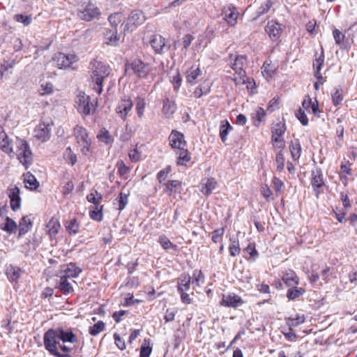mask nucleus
Returning a JSON list of instances; mask_svg holds the SVG:
<instances>
[{
    "label": "nucleus",
    "mask_w": 357,
    "mask_h": 357,
    "mask_svg": "<svg viewBox=\"0 0 357 357\" xmlns=\"http://www.w3.org/2000/svg\"><path fill=\"white\" fill-rule=\"evenodd\" d=\"M169 144L174 149L185 147L186 142L184 140V135L176 130H173L169 137Z\"/></svg>",
    "instance_id": "18"
},
{
    "label": "nucleus",
    "mask_w": 357,
    "mask_h": 357,
    "mask_svg": "<svg viewBox=\"0 0 357 357\" xmlns=\"http://www.w3.org/2000/svg\"><path fill=\"white\" fill-rule=\"evenodd\" d=\"M98 138L100 141L104 142L106 144H109L113 141L109 131L105 129H103L100 131V134L98 135Z\"/></svg>",
    "instance_id": "52"
},
{
    "label": "nucleus",
    "mask_w": 357,
    "mask_h": 357,
    "mask_svg": "<svg viewBox=\"0 0 357 357\" xmlns=\"http://www.w3.org/2000/svg\"><path fill=\"white\" fill-rule=\"evenodd\" d=\"M21 275V270L17 266L10 265L6 268V275L8 278L11 281L17 280Z\"/></svg>",
    "instance_id": "33"
},
{
    "label": "nucleus",
    "mask_w": 357,
    "mask_h": 357,
    "mask_svg": "<svg viewBox=\"0 0 357 357\" xmlns=\"http://www.w3.org/2000/svg\"><path fill=\"white\" fill-rule=\"evenodd\" d=\"M333 37L336 44L342 45L345 38V36L338 29H335L333 31Z\"/></svg>",
    "instance_id": "61"
},
{
    "label": "nucleus",
    "mask_w": 357,
    "mask_h": 357,
    "mask_svg": "<svg viewBox=\"0 0 357 357\" xmlns=\"http://www.w3.org/2000/svg\"><path fill=\"white\" fill-rule=\"evenodd\" d=\"M181 190V182L176 181V180H172L168 181L165 184V192L169 195H172L175 193H178Z\"/></svg>",
    "instance_id": "28"
},
{
    "label": "nucleus",
    "mask_w": 357,
    "mask_h": 357,
    "mask_svg": "<svg viewBox=\"0 0 357 357\" xmlns=\"http://www.w3.org/2000/svg\"><path fill=\"white\" fill-rule=\"evenodd\" d=\"M61 227L59 220L56 218H52L47 225L48 233L50 236H56Z\"/></svg>",
    "instance_id": "34"
},
{
    "label": "nucleus",
    "mask_w": 357,
    "mask_h": 357,
    "mask_svg": "<svg viewBox=\"0 0 357 357\" xmlns=\"http://www.w3.org/2000/svg\"><path fill=\"white\" fill-rule=\"evenodd\" d=\"M296 115L302 125L307 126L308 124V119L305 114V112L302 110V109L300 108L296 112Z\"/></svg>",
    "instance_id": "60"
},
{
    "label": "nucleus",
    "mask_w": 357,
    "mask_h": 357,
    "mask_svg": "<svg viewBox=\"0 0 357 357\" xmlns=\"http://www.w3.org/2000/svg\"><path fill=\"white\" fill-rule=\"evenodd\" d=\"M217 181L213 178H208L202 180L201 192L206 197L209 196L216 188Z\"/></svg>",
    "instance_id": "20"
},
{
    "label": "nucleus",
    "mask_w": 357,
    "mask_h": 357,
    "mask_svg": "<svg viewBox=\"0 0 357 357\" xmlns=\"http://www.w3.org/2000/svg\"><path fill=\"white\" fill-rule=\"evenodd\" d=\"M305 292L303 288H291L287 291V297L289 300H294L299 298Z\"/></svg>",
    "instance_id": "44"
},
{
    "label": "nucleus",
    "mask_w": 357,
    "mask_h": 357,
    "mask_svg": "<svg viewBox=\"0 0 357 357\" xmlns=\"http://www.w3.org/2000/svg\"><path fill=\"white\" fill-rule=\"evenodd\" d=\"M222 15H224V20L228 24L231 26L236 25L238 17V13L234 6L229 5L227 7H225L222 10Z\"/></svg>",
    "instance_id": "15"
},
{
    "label": "nucleus",
    "mask_w": 357,
    "mask_h": 357,
    "mask_svg": "<svg viewBox=\"0 0 357 357\" xmlns=\"http://www.w3.org/2000/svg\"><path fill=\"white\" fill-rule=\"evenodd\" d=\"M128 156L132 162H137L141 158V153L137 149H134L129 152Z\"/></svg>",
    "instance_id": "62"
},
{
    "label": "nucleus",
    "mask_w": 357,
    "mask_h": 357,
    "mask_svg": "<svg viewBox=\"0 0 357 357\" xmlns=\"http://www.w3.org/2000/svg\"><path fill=\"white\" fill-rule=\"evenodd\" d=\"M74 343L77 341L75 335L71 330L63 328L50 329L44 335V345L47 351H55V345L59 342Z\"/></svg>",
    "instance_id": "2"
},
{
    "label": "nucleus",
    "mask_w": 357,
    "mask_h": 357,
    "mask_svg": "<svg viewBox=\"0 0 357 357\" xmlns=\"http://www.w3.org/2000/svg\"><path fill=\"white\" fill-rule=\"evenodd\" d=\"M75 105L78 112L84 115H89L96 109V105L91 102L90 96L79 91L75 98Z\"/></svg>",
    "instance_id": "4"
},
{
    "label": "nucleus",
    "mask_w": 357,
    "mask_h": 357,
    "mask_svg": "<svg viewBox=\"0 0 357 357\" xmlns=\"http://www.w3.org/2000/svg\"><path fill=\"white\" fill-rule=\"evenodd\" d=\"M273 4V3L271 0H266L258 8L256 11V16L253 17L252 20H257V19L261 15L268 13L270 8L272 7Z\"/></svg>",
    "instance_id": "37"
},
{
    "label": "nucleus",
    "mask_w": 357,
    "mask_h": 357,
    "mask_svg": "<svg viewBox=\"0 0 357 357\" xmlns=\"http://www.w3.org/2000/svg\"><path fill=\"white\" fill-rule=\"evenodd\" d=\"M105 328V324L103 321H99L96 324H95L93 326H91L89 328V333L91 335H97L100 332H102Z\"/></svg>",
    "instance_id": "48"
},
{
    "label": "nucleus",
    "mask_w": 357,
    "mask_h": 357,
    "mask_svg": "<svg viewBox=\"0 0 357 357\" xmlns=\"http://www.w3.org/2000/svg\"><path fill=\"white\" fill-rule=\"evenodd\" d=\"M150 45L158 54H163L170 47V45L167 44L165 38L160 35L152 36L150 40Z\"/></svg>",
    "instance_id": "10"
},
{
    "label": "nucleus",
    "mask_w": 357,
    "mask_h": 357,
    "mask_svg": "<svg viewBox=\"0 0 357 357\" xmlns=\"http://www.w3.org/2000/svg\"><path fill=\"white\" fill-rule=\"evenodd\" d=\"M90 77L93 82V89L99 94L102 91V82L111 73L109 66L101 61L93 60L89 63Z\"/></svg>",
    "instance_id": "3"
},
{
    "label": "nucleus",
    "mask_w": 357,
    "mask_h": 357,
    "mask_svg": "<svg viewBox=\"0 0 357 357\" xmlns=\"http://www.w3.org/2000/svg\"><path fill=\"white\" fill-rule=\"evenodd\" d=\"M312 185L314 188V190L317 192L318 195L319 191L318 189L321 188L324 185L323 175L321 170L320 169H316L315 170L312 172Z\"/></svg>",
    "instance_id": "21"
},
{
    "label": "nucleus",
    "mask_w": 357,
    "mask_h": 357,
    "mask_svg": "<svg viewBox=\"0 0 357 357\" xmlns=\"http://www.w3.org/2000/svg\"><path fill=\"white\" fill-rule=\"evenodd\" d=\"M241 298L237 295L223 296L222 304L227 307H236L243 303Z\"/></svg>",
    "instance_id": "22"
},
{
    "label": "nucleus",
    "mask_w": 357,
    "mask_h": 357,
    "mask_svg": "<svg viewBox=\"0 0 357 357\" xmlns=\"http://www.w3.org/2000/svg\"><path fill=\"white\" fill-rule=\"evenodd\" d=\"M231 244L229 247V250L230 255L232 257H236L241 252V248L239 246V243L238 240H232L230 238Z\"/></svg>",
    "instance_id": "47"
},
{
    "label": "nucleus",
    "mask_w": 357,
    "mask_h": 357,
    "mask_svg": "<svg viewBox=\"0 0 357 357\" xmlns=\"http://www.w3.org/2000/svg\"><path fill=\"white\" fill-rule=\"evenodd\" d=\"M289 149L293 159L298 160L301 154V146L298 139L291 142Z\"/></svg>",
    "instance_id": "36"
},
{
    "label": "nucleus",
    "mask_w": 357,
    "mask_h": 357,
    "mask_svg": "<svg viewBox=\"0 0 357 357\" xmlns=\"http://www.w3.org/2000/svg\"><path fill=\"white\" fill-rule=\"evenodd\" d=\"M132 137V129L130 126H126L122 130L121 134L119 136V139L123 142H128Z\"/></svg>",
    "instance_id": "51"
},
{
    "label": "nucleus",
    "mask_w": 357,
    "mask_h": 357,
    "mask_svg": "<svg viewBox=\"0 0 357 357\" xmlns=\"http://www.w3.org/2000/svg\"><path fill=\"white\" fill-rule=\"evenodd\" d=\"M16 150L14 151L11 139L3 130L0 131V149L4 153L13 157L15 155L26 168L32 160V153L26 141L22 139H16Z\"/></svg>",
    "instance_id": "1"
},
{
    "label": "nucleus",
    "mask_w": 357,
    "mask_h": 357,
    "mask_svg": "<svg viewBox=\"0 0 357 357\" xmlns=\"http://www.w3.org/2000/svg\"><path fill=\"white\" fill-rule=\"evenodd\" d=\"M103 206H100L98 209H94L91 211H90V217L91 219L94 220H97L98 222H100L102 220V210Z\"/></svg>",
    "instance_id": "54"
},
{
    "label": "nucleus",
    "mask_w": 357,
    "mask_h": 357,
    "mask_svg": "<svg viewBox=\"0 0 357 357\" xmlns=\"http://www.w3.org/2000/svg\"><path fill=\"white\" fill-rule=\"evenodd\" d=\"M100 15L98 8L93 3L87 4L82 10L77 13L78 17L85 21H91Z\"/></svg>",
    "instance_id": "11"
},
{
    "label": "nucleus",
    "mask_w": 357,
    "mask_h": 357,
    "mask_svg": "<svg viewBox=\"0 0 357 357\" xmlns=\"http://www.w3.org/2000/svg\"><path fill=\"white\" fill-rule=\"evenodd\" d=\"M282 281L289 287H294L298 285L299 282L298 276L292 270H288L286 271L282 276Z\"/></svg>",
    "instance_id": "24"
},
{
    "label": "nucleus",
    "mask_w": 357,
    "mask_h": 357,
    "mask_svg": "<svg viewBox=\"0 0 357 357\" xmlns=\"http://www.w3.org/2000/svg\"><path fill=\"white\" fill-rule=\"evenodd\" d=\"M124 17L121 13H115L109 15L108 20L112 29H116L119 24L121 23Z\"/></svg>",
    "instance_id": "42"
},
{
    "label": "nucleus",
    "mask_w": 357,
    "mask_h": 357,
    "mask_svg": "<svg viewBox=\"0 0 357 357\" xmlns=\"http://www.w3.org/2000/svg\"><path fill=\"white\" fill-rule=\"evenodd\" d=\"M265 116H266L265 110L261 107H259L256 110L255 114L253 116L254 124L256 126H259V124L261 123V122L264 121Z\"/></svg>",
    "instance_id": "49"
},
{
    "label": "nucleus",
    "mask_w": 357,
    "mask_h": 357,
    "mask_svg": "<svg viewBox=\"0 0 357 357\" xmlns=\"http://www.w3.org/2000/svg\"><path fill=\"white\" fill-rule=\"evenodd\" d=\"M24 183H25V186L30 190H36L39 186V183L36 180V177L31 174L30 172H27L24 174Z\"/></svg>",
    "instance_id": "29"
},
{
    "label": "nucleus",
    "mask_w": 357,
    "mask_h": 357,
    "mask_svg": "<svg viewBox=\"0 0 357 357\" xmlns=\"http://www.w3.org/2000/svg\"><path fill=\"white\" fill-rule=\"evenodd\" d=\"M224 233L225 229L223 227L215 229L212 233V241L215 243L220 242L222 239V236L224 235Z\"/></svg>",
    "instance_id": "55"
},
{
    "label": "nucleus",
    "mask_w": 357,
    "mask_h": 357,
    "mask_svg": "<svg viewBox=\"0 0 357 357\" xmlns=\"http://www.w3.org/2000/svg\"><path fill=\"white\" fill-rule=\"evenodd\" d=\"M265 29L273 41H277L280 38L282 28L279 23L273 20L270 21L268 22Z\"/></svg>",
    "instance_id": "16"
},
{
    "label": "nucleus",
    "mask_w": 357,
    "mask_h": 357,
    "mask_svg": "<svg viewBox=\"0 0 357 357\" xmlns=\"http://www.w3.org/2000/svg\"><path fill=\"white\" fill-rule=\"evenodd\" d=\"M191 283L190 276L188 275H181L178 279V291H187L190 289Z\"/></svg>",
    "instance_id": "30"
},
{
    "label": "nucleus",
    "mask_w": 357,
    "mask_h": 357,
    "mask_svg": "<svg viewBox=\"0 0 357 357\" xmlns=\"http://www.w3.org/2000/svg\"><path fill=\"white\" fill-rule=\"evenodd\" d=\"M332 100L334 105L337 106L343 100L342 92L340 90H336L332 95Z\"/></svg>",
    "instance_id": "63"
},
{
    "label": "nucleus",
    "mask_w": 357,
    "mask_h": 357,
    "mask_svg": "<svg viewBox=\"0 0 357 357\" xmlns=\"http://www.w3.org/2000/svg\"><path fill=\"white\" fill-rule=\"evenodd\" d=\"M246 59L245 56L238 55L236 56L234 63H232L231 68L235 71V73L238 75L239 80L237 77L234 78V81L236 84L238 85L241 83V80H242V83L244 84L245 80V71L243 69L244 63Z\"/></svg>",
    "instance_id": "8"
},
{
    "label": "nucleus",
    "mask_w": 357,
    "mask_h": 357,
    "mask_svg": "<svg viewBox=\"0 0 357 357\" xmlns=\"http://www.w3.org/2000/svg\"><path fill=\"white\" fill-rule=\"evenodd\" d=\"M128 196H129V193H125L123 192H120V194L117 198V201L119 203L118 209L119 211H122L126 207V206L128 202Z\"/></svg>",
    "instance_id": "50"
},
{
    "label": "nucleus",
    "mask_w": 357,
    "mask_h": 357,
    "mask_svg": "<svg viewBox=\"0 0 357 357\" xmlns=\"http://www.w3.org/2000/svg\"><path fill=\"white\" fill-rule=\"evenodd\" d=\"M63 277L64 276H57L59 279L56 282L55 287L65 295L72 294L74 291L73 284L69 281V279Z\"/></svg>",
    "instance_id": "17"
},
{
    "label": "nucleus",
    "mask_w": 357,
    "mask_h": 357,
    "mask_svg": "<svg viewBox=\"0 0 357 357\" xmlns=\"http://www.w3.org/2000/svg\"><path fill=\"white\" fill-rule=\"evenodd\" d=\"M178 149L179 151L178 152V157L177 158V164L178 165H185L186 163L188 162L191 159L190 154L188 149H185V147H181Z\"/></svg>",
    "instance_id": "31"
},
{
    "label": "nucleus",
    "mask_w": 357,
    "mask_h": 357,
    "mask_svg": "<svg viewBox=\"0 0 357 357\" xmlns=\"http://www.w3.org/2000/svg\"><path fill=\"white\" fill-rule=\"evenodd\" d=\"M74 135L79 145L91 141V139L89 138L86 130L83 127L77 126L74 128Z\"/></svg>",
    "instance_id": "25"
},
{
    "label": "nucleus",
    "mask_w": 357,
    "mask_h": 357,
    "mask_svg": "<svg viewBox=\"0 0 357 357\" xmlns=\"http://www.w3.org/2000/svg\"><path fill=\"white\" fill-rule=\"evenodd\" d=\"M104 39L107 45L116 46L120 39L119 36L117 35V29H112L107 30L104 33Z\"/></svg>",
    "instance_id": "23"
},
{
    "label": "nucleus",
    "mask_w": 357,
    "mask_h": 357,
    "mask_svg": "<svg viewBox=\"0 0 357 357\" xmlns=\"http://www.w3.org/2000/svg\"><path fill=\"white\" fill-rule=\"evenodd\" d=\"M286 130L284 123H277L272 129V139L282 138Z\"/></svg>",
    "instance_id": "40"
},
{
    "label": "nucleus",
    "mask_w": 357,
    "mask_h": 357,
    "mask_svg": "<svg viewBox=\"0 0 357 357\" xmlns=\"http://www.w3.org/2000/svg\"><path fill=\"white\" fill-rule=\"evenodd\" d=\"M132 107V102L131 99L128 97H125L119 101L116 107V112L122 119L125 120L126 116L131 111Z\"/></svg>",
    "instance_id": "13"
},
{
    "label": "nucleus",
    "mask_w": 357,
    "mask_h": 357,
    "mask_svg": "<svg viewBox=\"0 0 357 357\" xmlns=\"http://www.w3.org/2000/svg\"><path fill=\"white\" fill-rule=\"evenodd\" d=\"M65 227L67 231L71 235L77 234L79 229V225L75 218L67 221L65 224Z\"/></svg>",
    "instance_id": "38"
},
{
    "label": "nucleus",
    "mask_w": 357,
    "mask_h": 357,
    "mask_svg": "<svg viewBox=\"0 0 357 357\" xmlns=\"http://www.w3.org/2000/svg\"><path fill=\"white\" fill-rule=\"evenodd\" d=\"M146 17L142 11L139 10H132L128 17L127 22L124 27V33L126 31H132L138 26L144 23Z\"/></svg>",
    "instance_id": "7"
},
{
    "label": "nucleus",
    "mask_w": 357,
    "mask_h": 357,
    "mask_svg": "<svg viewBox=\"0 0 357 357\" xmlns=\"http://www.w3.org/2000/svg\"><path fill=\"white\" fill-rule=\"evenodd\" d=\"M54 61L59 68H70L75 70L77 66L75 64L77 62L78 58L74 54H66L63 53H58L55 55Z\"/></svg>",
    "instance_id": "6"
},
{
    "label": "nucleus",
    "mask_w": 357,
    "mask_h": 357,
    "mask_svg": "<svg viewBox=\"0 0 357 357\" xmlns=\"http://www.w3.org/2000/svg\"><path fill=\"white\" fill-rule=\"evenodd\" d=\"M159 243L165 250H169L174 246L172 243L165 236H160Z\"/></svg>",
    "instance_id": "59"
},
{
    "label": "nucleus",
    "mask_w": 357,
    "mask_h": 357,
    "mask_svg": "<svg viewBox=\"0 0 357 357\" xmlns=\"http://www.w3.org/2000/svg\"><path fill=\"white\" fill-rule=\"evenodd\" d=\"M305 321V317L303 314H296L295 317H289L287 319V325L291 327H296L303 324Z\"/></svg>",
    "instance_id": "39"
},
{
    "label": "nucleus",
    "mask_w": 357,
    "mask_h": 357,
    "mask_svg": "<svg viewBox=\"0 0 357 357\" xmlns=\"http://www.w3.org/2000/svg\"><path fill=\"white\" fill-rule=\"evenodd\" d=\"M86 199L89 202L93 203L96 209H98L101 206L100 202L102 199V195L97 190H93L86 196Z\"/></svg>",
    "instance_id": "32"
},
{
    "label": "nucleus",
    "mask_w": 357,
    "mask_h": 357,
    "mask_svg": "<svg viewBox=\"0 0 357 357\" xmlns=\"http://www.w3.org/2000/svg\"><path fill=\"white\" fill-rule=\"evenodd\" d=\"M116 167L118 168L119 174L121 176H123L130 171V168L125 165L123 160H119L116 163Z\"/></svg>",
    "instance_id": "58"
},
{
    "label": "nucleus",
    "mask_w": 357,
    "mask_h": 357,
    "mask_svg": "<svg viewBox=\"0 0 357 357\" xmlns=\"http://www.w3.org/2000/svg\"><path fill=\"white\" fill-rule=\"evenodd\" d=\"M275 162L277 164V169L280 172L282 171L284 167V158L281 151L277 153Z\"/></svg>",
    "instance_id": "57"
},
{
    "label": "nucleus",
    "mask_w": 357,
    "mask_h": 357,
    "mask_svg": "<svg viewBox=\"0 0 357 357\" xmlns=\"http://www.w3.org/2000/svg\"><path fill=\"white\" fill-rule=\"evenodd\" d=\"M38 91L43 96L50 95L54 92V85L49 82L42 83Z\"/></svg>",
    "instance_id": "41"
},
{
    "label": "nucleus",
    "mask_w": 357,
    "mask_h": 357,
    "mask_svg": "<svg viewBox=\"0 0 357 357\" xmlns=\"http://www.w3.org/2000/svg\"><path fill=\"white\" fill-rule=\"evenodd\" d=\"M324 62V54L322 50L320 55L317 57L313 61V68L314 69V76L317 79H322V75L320 73V70Z\"/></svg>",
    "instance_id": "27"
},
{
    "label": "nucleus",
    "mask_w": 357,
    "mask_h": 357,
    "mask_svg": "<svg viewBox=\"0 0 357 357\" xmlns=\"http://www.w3.org/2000/svg\"><path fill=\"white\" fill-rule=\"evenodd\" d=\"M125 70L128 74H135L139 77H145L151 70L148 63L142 62L139 59H135L130 63L126 64Z\"/></svg>",
    "instance_id": "5"
},
{
    "label": "nucleus",
    "mask_w": 357,
    "mask_h": 357,
    "mask_svg": "<svg viewBox=\"0 0 357 357\" xmlns=\"http://www.w3.org/2000/svg\"><path fill=\"white\" fill-rule=\"evenodd\" d=\"M261 192L262 195L268 201L270 199H273V193L271 189L267 186H261Z\"/></svg>",
    "instance_id": "64"
},
{
    "label": "nucleus",
    "mask_w": 357,
    "mask_h": 357,
    "mask_svg": "<svg viewBox=\"0 0 357 357\" xmlns=\"http://www.w3.org/2000/svg\"><path fill=\"white\" fill-rule=\"evenodd\" d=\"M1 229L9 233H13L15 232L17 229V224L11 218H10L9 217H6V223L4 226L1 227Z\"/></svg>",
    "instance_id": "46"
},
{
    "label": "nucleus",
    "mask_w": 357,
    "mask_h": 357,
    "mask_svg": "<svg viewBox=\"0 0 357 357\" xmlns=\"http://www.w3.org/2000/svg\"><path fill=\"white\" fill-rule=\"evenodd\" d=\"M82 272V269L77 266L75 264L70 263L62 266V268L58 272L56 276H64L68 279H73L78 277Z\"/></svg>",
    "instance_id": "12"
},
{
    "label": "nucleus",
    "mask_w": 357,
    "mask_h": 357,
    "mask_svg": "<svg viewBox=\"0 0 357 357\" xmlns=\"http://www.w3.org/2000/svg\"><path fill=\"white\" fill-rule=\"evenodd\" d=\"M65 157L66 160L72 165H74L77 162V155L72 151L70 147L66 149Z\"/></svg>",
    "instance_id": "53"
},
{
    "label": "nucleus",
    "mask_w": 357,
    "mask_h": 357,
    "mask_svg": "<svg viewBox=\"0 0 357 357\" xmlns=\"http://www.w3.org/2000/svg\"><path fill=\"white\" fill-rule=\"evenodd\" d=\"M152 351L150 347V340L148 339L144 340V342L140 348V357H149Z\"/></svg>",
    "instance_id": "43"
},
{
    "label": "nucleus",
    "mask_w": 357,
    "mask_h": 357,
    "mask_svg": "<svg viewBox=\"0 0 357 357\" xmlns=\"http://www.w3.org/2000/svg\"><path fill=\"white\" fill-rule=\"evenodd\" d=\"M176 110V106L174 101L169 100L168 98L163 100L162 112L167 118H170Z\"/></svg>",
    "instance_id": "26"
},
{
    "label": "nucleus",
    "mask_w": 357,
    "mask_h": 357,
    "mask_svg": "<svg viewBox=\"0 0 357 357\" xmlns=\"http://www.w3.org/2000/svg\"><path fill=\"white\" fill-rule=\"evenodd\" d=\"M52 123H40L34 130V136L42 142L50 139Z\"/></svg>",
    "instance_id": "9"
},
{
    "label": "nucleus",
    "mask_w": 357,
    "mask_h": 357,
    "mask_svg": "<svg viewBox=\"0 0 357 357\" xmlns=\"http://www.w3.org/2000/svg\"><path fill=\"white\" fill-rule=\"evenodd\" d=\"M20 194V190L17 186L9 188L8 190V195L10 198V207L14 211H16L20 208L21 197Z\"/></svg>",
    "instance_id": "14"
},
{
    "label": "nucleus",
    "mask_w": 357,
    "mask_h": 357,
    "mask_svg": "<svg viewBox=\"0 0 357 357\" xmlns=\"http://www.w3.org/2000/svg\"><path fill=\"white\" fill-rule=\"evenodd\" d=\"M202 72L199 66H192L186 72V80L191 84H196L201 79Z\"/></svg>",
    "instance_id": "19"
},
{
    "label": "nucleus",
    "mask_w": 357,
    "mask_h": 357,
    "mask_svg": "<svg viewBox=\"0 0 357 357\" xmlns=\"http://www.w3.org/2000/svg\"><path fill=\"white\" fill-rule=\"evenodd\" d=\"M231 130L232 127L227 121L221 122L220 126V137L223 142H226L227 135Z\"/></svg>",
    "instance_id": "35"
},
{
    "label": "nucleus",
    "mask_w": 357,
    "mask_h": 357,
    "mask_svg": "<svg viewBox=\"0 0 357 357\" xmlns=\"http://www.w3.org/2000/svg\"><path fill=\"white\" fill-rule=\"evenodd\" d=\"M145 108V101L143 98H137L136 103V110L137 115L139 118H142L144 115V111Z\"/></svg>",
    "instance_id": "56"
},
{
    "label": "nucleus",
    "mask_w": 357,
    "mask_h": 357,
    "mask_svg": "<svg viewBox=\"0 0 357 357\" xmlns=\"http://www.w3.org/2000/svg\"><path fill=\"white\" fill-rule=\"evenodd\" d=\"M31 226L30 219L28 217H23L20 222V235L25 234Z\"/></svg>",
    "instance_id": "45"
}]
</instances>
